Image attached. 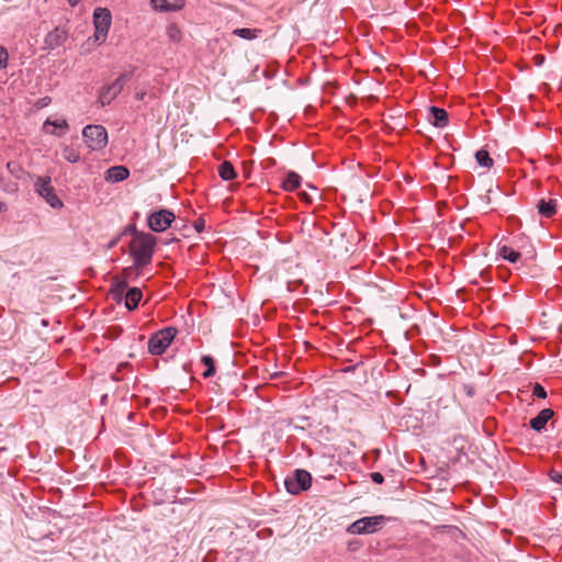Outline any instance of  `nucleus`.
<instances>
[{
  "label": "nucleus",
  "instance_id": "412c9836",
  "mask_svg": "<svg viewBox=\"0 0 562 562\" xmlns=\"http://www.w3.org/2000/svg\"><path fill=\"white\" fill-rule=\"evenodd\" d=\"M218 175L224 181H231L236 178V171L229 161H224L218 166Z\"/></svg>",
  "mask_w": 562,
  "mask_h": 562
},
{
  "label": "nucleus",
  "instance_id": "f8f14e48",
  "mask_svg": "<svg viewBox=\"0 0 562 562\" xmlns=\"http://www.w3.org/2000/svg\"><path fill=\"white\" fill-rule=\"evenodd\" d=\"M150 3L156 11L169 12L182 9L186 0H150Z\"/></svg>",
  "mask_w": 562,
  "mask_h": 562
},
{
  "label": "nucleus",
  "instance_id": "2f4dec72",
  "mask_svg": "<svg viewBox=\"0 0 562 562\" xmlns=\"http://www.w3.org/2000/svg\"><path fill=\"white\" fill-rule=\"evenodd\" d=\"M146 92L145 91H138L135 93V98L139 101H143L145 99Z\"/></svg>",
  "mask_w": 562,
  "mask_h": 562
},
{
  "label": "nucleus",
  "instance_id": "9d476101",
  "mask_svg": "<svg viewBox=\"0 0 562 562\" xmlns=\"http://www.w3.org/2000/svg\"><path fill=\"white\" fill-rule=\"evenodd\" d=\"M67 32L60 27H56L50 31L44 38V47L53 50L61 46L67 40Z\"/></svg>",
  "mask_w": 562,
  "mask_h": 562
},
{
  "label": "nucleus",
  "instance_id": "20e7f679",
  "mask_svg": "<svg viewBox=\"0 0 562 562\" xmlns=\"http://www.w3.org/2000/svg\"><path fill=\"white\" fill-rule=\"evenodd\" d=\"M133 76V70L124 71L112 83L105 85L99 92V102L102 106L109 105Z\"/></svg>",
  "mask_w": 562,
  "mask_h": 562
},
{
  "label": "nucleus",
  "instance_id": "72a5a7b5",
  "mask_svg": "<svg viewBox=\"0 0 562 562\" xmlns=\"http://www.w3.org/2000/svg\"><path fill=\"white\" fill-rule=\"evenodd\" d=\"M133 227H135V225H131L128 228H126V231L133 233Z\"/></svg>",
  "mask_w": 562,
  "mask_h": 562
},
{
  "label": "nucleus",
  "instance_id": "c9c22d12",
  "mask_svg": "<svg viewBox=\"0 0 562 562\" xmlns=\"http://www.w3.org/2000/svg\"><path fill=\"white\" fill-rule=\"evenodd\" d=\"M7 167H8L9 169H13L12 162H8Z\"/></svg>",
  "mask_w": 562,
  "mask_h": 562
},
{
  "label": "nucleus",
  "instance_id": "4be33fe9",
  "mask_svg": "<svg viewBox=\"0 0 562 562\" xmlns=\"http://www.w3.org/2000/svg\"><path fill=\"white\" fill-rule=\"evenodd\" d=\"M61 156L70 164H76L80 160V153L69 145L61 146Z\"/></svg>",
  "mask_w": 562,
  "mask_h": 562
},
{
  "label": "nucleus",
  "instance_id": "aec40b11",
  "mask_svg": "<svg viewBox=\"0 0 562 562\" xmlns=\"http://www.w3.org/2000/svg\"><path fill=\"white\" fill-rule=\"evenodd\" d=\"M233 35L238 36L246 41H252L259 37L262 33L260 29H248V27H241V29H234Z\"/></svg>",
  "mask_w": 562,
  "mask_h": 562
},
{
  "label": "nucleus",
  "instance_id": "bb28decb",
  "mask_svg": "<svg viewBox=\"0 0 562 562\" xmlns=\"http://www.w3.org/2000/svg\"><path fill=\"white\" fill-rule=\"evenodd\" d=\"M9 61V53L4 46H0V70L5 69Z\"/></svg>",
  "mask_w": 562,
  "mask_h": 562
},
{
  "label": "nucleus",
  "instance_id": "7c9ffc66",
  "mask_svg": "<svg viewBox=\"0 0 562 562\" xmlns=\"http://www.w3.org/2000/svg\"><path fill=\"white\" fill-rule=\"evenodd\" d=\"M551 479L554 482L562 484V473L554 472V473H552Z\"/></svg>",
  "mask_w": 562,
  "mask_h": 562
},
{
  "label": "nucleus",
  "instance_id": "1a4fd4ad",
  "mask_svg": "<svg viewBox=\"0 0 562 562\" xmlns=\"http://www.w3.org/2000/svg\"><path fill=\"white\" fill-rule=\"evenodd\" d=\"M36 193L42 196L46 203L53 209H61L63 202L56 195L54 188L50 184L49 177H38L34 183Z\"/></svg>",
  "mask_w": 562,
  "mask_h": 562
},
{
  "label": "nucleus",
  "instance_id": "ddd939ff",
  "mask_svg": "<svg viewBox=\"0 0 562 562\" xmlns=\"http://www.w3.org/2000/svg\"><path fill=\"white\" fill-rule=\"evenodd\" d=\"M130 170L125 166H113L110 167L105 172V181L110 183L121 182L127 179Z\"/></svg>",
  "mask_w": 562,
  "mask_h": 562
},
{
  "label": "nucleus",
  "instance_id": "423d86ee",
  "mask_svg": "<svg viewBox=\"0 0 562 562\" xmlns=\"http://www.w3.org/2000/svg\"><path fill=\"white\" fill-rule=\"evenodd\" d=\"M384 521L385 517L382 515L363 517L349 525L347 532L350 535L373 533L382 527Z\"/></svg>",
  "mask_w": 562,
  "mask_h": 562
},
{
  "label": "nucleus",
  "instance_id": "6e6552de",
  "mask_svg": "<svg viewBox=\"0 0 562 562\" xmlns=\"http://www.w3.org/2000/svg\"><path fill=\"white\" fill-rule=\"evenodd\" d=\"M175 220L176 215L172 211L160 209L148 214L147 225L153 232L161 233L167 231Z\"/></svg>",
  "mask_w": 562,
  "mask_h": 562
},
{
  "label": "nucleus",
  "instance_id": "0eeeda50",
  "mask_svg": "<svg viewBox=\"0 0 562 562\" xmlns=\"http://www.w3.org/2000/svg\"><path fill=\"white\" fill-rule=\"evenodd\" d=\"M112 22V15L106 8H97L93 12V24H94V40L98 43H103L106 40L110 26Z\"/></svg>",
  "mask_w": 562,
  "mask_h": 562
},
{
  "label": "nucleus",
  "instance_id": "6ab92c4d",
  "mask_svg": "<svg viewBox=\"0 0 562 562\" xmlns=\"http://www.w3.org/2000/svg\"><path fill=\"white\" fill-rule=\"evenodd\" d=\"M537 209H538L539 214L547 218L552 217L557 212V205L553 200H548V201L544 199L539 200V202L537 204Z\"/></svg>",
  "mask_w": 562,
  "mask_h": 562
},
{
  "label": "nucleus",
  "instance_id": "393cba45",
  "mask_svg": "<svg viewBox=\"0 0 562 562\" xmlns=\"http://www.w3.org/2000/svg\"><path fill=\"white\" fill-rule=\"evenodd\" d=\"M201 362L206 367V370L203 372V378L207 379L213 376L215 373L214 359L209 355H204L201 358Z\"/></svg>",
  "mask_w": 562,
  "mask_h": 562
},
{
  "label": "nucleus",
  "instance_id": "a878e982",
  "mask_svg": "<svg viewBox=\"0 0 562 562\" xmlns=\"http://www.w3.org/2000/svg\"><path fill=\"white\" fill-rule=\"evenodd\" d=\"M167 35L170 41L178 43L182 38V32L177 24H170L167 26Z\"/></svg>",
  "mask_w": 562,
  "mask_h": 562
},
{
  "label": "nucleus",
  "instance_id": "cd10ccee",
  "mask_svg": "<svg viewBox=\"0 0 562 562\" xmlns=\"http://www.w3.org/2000/svg\"><path fill=\"white\" fill-rule=\"evenodd\" d=\"M532 394L538 397V398H546L547 397V391L544 390V387L539 384V383H536L532 387Z\"/></svg>",
  "mask_w": 562,
  "mask_h": 562
},
{
  "label": "nucleus",
  "instance_id": "dca6fc26",
  "mask_svg": "<svg viewBox=\"0 0 562 562\" xmlns=\"http://www.w3.org/2000/svg\"><path fill=\"white\" fill-rule=\"evenodd\" d=\"M143 297L142 290L139 288H131L127 290L124 296V304L128 311L137 308Z\"/></svg>",
  "mask_w": 562,
  "mask_h": 562
},
{
  "label": "nucleus",
  "instance_id": "e433bc0d",
  "mask_svg": "<svg viewBox=\"0 0 562 562\" xmlns=\"http://www.w3.org/2000/svg\"><path fill=\"white\" fill-rule=\"evenodd\" d=\"M116 244V240L110 243V247H113Z\"/></svg>",
  "mask_w": 562,
  "mask_h": 562
},
{
  "label": "nucleus",
  "instance_id": "c756f323",
  "mask_svg": "<svg viewBox=\"0 0 562 562\" xmlns=\"http://www.w3.org/2000/svg\"><path fill=\"white\" fill-rule=\"evenodd\" d=\"M371 479L376 484H382L383 481H384L383 475L381 473H379V472L371 473Z\"/></svg>",
  "mask_w": 562,
  "mask_h": 562
},
{
  "label": "nucleus",
  "instance_id": "b1692460",
  "mask_svg": "<svg viewBox=\"0 0 562 562\" xmlns=\"http://www.w3.org/2000/svg\"><path fill=\"white\" fill-rule=\"evenodd\" d=\"M476 162L484 168H491L493 166V159L491 158L488 151L484 149H480L475 153Z\"/></svg>",
  "mask_w": 562,
  "mask_h": 562
},
{
  "label": "nucleus",
  "instance_id": "f704fd0d",
  "mask_svg": "<svg viewBox=\"0 0 562 562\" xmlns=\"http://www.w3.org/2000/svg\"><path fill=\"white\" fill-rule=\"evenodd\" d=\"M7 167H8L9 169H13L12 162H8Z\"/></svg>",
  "mask_w": 562,
  "mask_h": 562
},
{
  "label": "nucleus",
  "instance_id": "f257e3e1",
  "mask_svg": "<svg viewBox=\"0 0 562 562\" xmlns=\"http://www.w3.org/2000/svg\"><path fill=\"white\" fill-rule=\"evenodd\" d=\"M156 243L155 236L138 232L136 227H133V238L130 241L128 251L136 269H142L151 262Z\"/></svg>",
  "mask_w": 562,
  "mask_h": 562
},
{
  "label": "nucleus",
  "instance_id": "39448f33",
  "mask_svg": "<svg viewBox=\"0 0 562 562\" xmlns=\"http://www.w3.org/2000/svg\"><path fill=\"white\" fill-rule=\"evenodd\" d=\"M312 484V475L308 471L296 469L292 474L288 475L284 480V485L288 493L297 495L301 492L307 491Z\"/></svg>",
  "mask_w": 562,
  "mask_h": 562
},
{
  "label": "nucleus",
  "instance_id": "9b49d317",
  "mask_svg": "<svg viewBox=\"0 0 562 562\" xmlns=\"http://www.w3.org/2000/svg\"><path fill=\"white\" fill-rule=\"evenodd\" d=\"M69 128V125L66 120H52L47 119L44 122L43 130L47 134H52L55 136H61Z\"/></svg>",
  "mask_w": 562,
  "mask_h": 562
},
{
  "label": "nucleus",
  "instance_id": "473e14b6",
  "mask_svg": "<svg viewBox=\"0 0 562 562\" xmlns=\"http://www.w3.org/2000/svg\"><path fill=\"white\" fill-rule=\"evenodd\" d=\"M80 0H68L71 5H76Z\"/></svg>",
  "mask_w": 562,
  "mask_h": 562
},
{
  "label": "nucleus",
  "instance_id": "7ed1b4c3",
  "mask_svg": "<svg viewBox=\"0 0 562 562\" xmlns=\"http://www.w3.org/2000/svg\"><path fill=\"white\" fill-rule=\"evenodd\" d=\"M82 137L90 150L99 151L108 145V132L102 125H87L82 130Z\"/></svg>",
  "mask_w": 562,
  "mask_h": 562
},
{
  "label": "nucleus",
  "instance_id": "a211bd4d",
  "mask_svg": "<svg viewBox=\"0 0 562 562\" xmlns=\"http://www.w3.org/2000/svg\"><path fill=\"white\" fill-rule=\"evenodd\" d=\"M301 176L294 171H289L282 181V189L285 191H295L301 186Z\"/></svg>",
  "mask_w": 562,
  "mask_h": 562
},
{
  "label": "nucleus",
  "instance_id": "f03ea898",
  "mask_svg": "<svg viewBox=\"0 0 562 562\" xmlns=\"http://www.w3.org/2000/svg\"><path fill=\"white\" fill-rule=\"evenodd\" d=\"M175 327H166L154 333L148 339V352L153 356H161L177 335Z\"/></svg>",
  "mask_w": 562,
  "mask_h": 562
},
{
  "label": "nucleus",
  "instance_id": "c85d7f7f",
  "mask_svg": "<svg viewBox=\"0 0 562 562\" xmlns=\"http://www.w3.org/2000/svg\"><path fill=\"white\" fill-rule=\"evenodd\" d=\"M193 227L194 229L198 232V233H202L205 228V221L203 218H198L194 224H193Z\"/></svg>",
  "mask_w": 562,
  "mask_h": 562
},
{
  "label": "nucleus",
  "instance_id": "5701e85b",
  "mask_svg": "<svg viewBox=\"0 0 562 562\" xmlns=\"http://www.w3.org/2000/svg\"><path fill=\"white\" fill-rule=\"evenodd\" d=\"M498 252L503 259H505L512 263L517 262L518 259L520 258V252L516 251L515 249H513L509 246H502L499 248Z\"/></svg>",
  "mask_w": 562,
  "mask_h": 562
},
{
  "label": "nucleus",
  "instance_id": "f3484780",
  "mask_svg": "<svg viewBox=\"0 0 562 562\" xmlns=\"http://www.w3.org/2000/svg\"><path fill=\"white\" fill-rule=\"evenodd\" d=\"M128 283L126 280H114L111 284L110 293L117 303L122 302L127 292Z\"/></svg>",
  "mask_w": 562,
  "mask_h": 562
},
{
  "label": "nucleus",
  "instance_id": "2eb2a0df",
  "mask_svg": "<svg viewBox=\"0 0 562 562\" xmlns=\"http://www.w3.org/2000/svg\"><path fill=\"white\" fill-rule=\"evenodd\" d=\"M553 411L550 408H543L539 414L530 420V427L536 431L544 429L547 423L552 418Z\"/></svg>",
  "mask_w": 562,
  "mask_h": 562
},
{
  "label": "nucleus",
  "instance_id": "4468645a",
  "mask_svg": "<svg viewBox=\"0 0 562 562\" xmlns=\"http://www.w3.org/2000/svg\"><path fill=\"white\" fill-rule=\"evenodd\" d=\"M429 121L434 126L442 128L448 125L449 117L446 110L437 106H431L429 109Z\"/></svg>",
  "mask_w": 562,
  "mask_h": 562
}]
</instances>
